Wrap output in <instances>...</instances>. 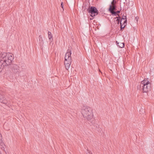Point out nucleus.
Masks as SVG:
<instances>
[{
    "instance_id": "obj_1",
    "label": "nucleus",
    "mask_w": 154,
    "mask_h": 154,
    "mask_svg": "<svg viewBox=\"0 0 154 154\" xmlns=\"http://www.w3.org/2000/svg\"><path fill=\"white\" fill-rule=\"evenodd\" d=\"M14 59V55L10 53H1L0 54V61L3 67L10 65Z\"/></svg>"
},
{
    "instance_id": "obj_2",
    "label": "nucleus",
    "mask_w": 154,
    "mask_h": 154,
    "mask_svg": "<svg viewBox=\"0 0 154 154\" xmlns=\"http://www.w3.org/2000/svg\"><path fill=\"white\" fill-rule=\"evenodd\" d=\"M82 113L83 117L87 119L88 122H90L93 119L92 109L90 107L84 106L82 109Z\"/></svg>"
},
{
    "instance_id": "obj_3",
    "label": "nucleus",
    "mask_w": 154,
    "mask_h": 154,
    "mask_svg": "<svg viewBox=\"0 0 154 154\" xmlns=\"http://www.w3.org/2000/svg\"><path fill=\"white\" fill-rule=\"evenodd\" d=\"M139 88H141L143 93H146L151 90V84L147 79H145L143 80L141 82L140 86L139 87L137 86V89H138Z\"/></svg>"
},
{
    "instance_id": "obj_4",
    "label": "nucleus",
    "mask_w": 154,
    "mask_h": 154,
    "mask_svg": "<svg viewBox=\"0 0 154 154\" xmlns=\"http://www.w3.org/2000/svg\"><path fill=\"white\" fill-rule=\"evenodd\" d=\"M87 11L88 13H90V16L92 17V18L90 19L91 20L93 19L94 17L98 14V11L97 8L95 7H89Z\"/></svg>"
},
{
    "instance_id": "obj_5",
    "label": "nucleus",
    "mask_w": 154,
    "mask_h": 154,
    "mask_svg": "<svg viewBox=\"0 0 154 154\" xmlns=\"http://www.w3.org/2000/svg\"><path fill=\"white\" fill-rule=\"evenodd\" d=\"M11 71L16 76H18L20 71V67L17 65L12 64L11 66Z\"/></svg>"
},
{
    "instance_id": "obj_6",
    "label": "nucleus",
    "mask_w": 154,
    "mask_h": 154,
    "mask_svg": "<svg viewBox=\"0 0 154 154\" xmlns=\"http://www.w3.org/2000/svg\"><path fill=\"white\" fill-rule=\"evenodd\" d=\"M71 48L69 47L67 51L66 54L64 57L65 60H67L69 63L71 62Z\"/></svg>"
},
{
    "instance_id": "obj_7",
    "label": "nucleus",
    "mask_w": 154,
    "mask_h": 154,
    "mask_svg": "<svg viewBox=\"0 0 154 154\" xmlns=\"http://www.w3.org/2000/svg\"><path fill=\"white\" fill-rule=\"evenodd\" d=\"M117 10V7L116 4H113V5H110L109 8V11L111 13V14H115V11Z\"/></svg>"
},
{
    "instance_id": "obj_8",
    "label": "nucleus",
    "mask_w": 154,
    "mask_h": 154,
    "mask_svg": "<svg viewBox=\"0 0 154 154\" xmlns=\"http://www.w3.org/2000/svg\"><path fill=\"white\" fill-rule=\"evenodd\" d=\"M88 123L89 124L93 125L94 127H95V129H98V131L100 130L99 129V125H98V124L95 123V120L93 119L90 121V122H88Z\"/></svg>"
},
{
    "instance_id": "obj_9",
    "label": "nucleus",
    "mask_w": 154,
    "mask_h": 154,
    "mask_svg": "<svg viewBox=\"0 0 154 154\" xmlns=\"http://www.w3.org/2000/svg\"><path fill=\"white\" fill-rule=\"evenodd\" d=\"M116 43L117 46L120 48H123L125 46V43L124 42H118L116 41Z\"/></svg>"
},
{
    "instance_id": "obj_10",
    "label": "nucleus",
    "mask_w": 154,
    "mask_h": 154,
    "mask_svg": "<svg viewBox=\"0 0 154 154\" xmlns=\"http://www.w3.org/2000/svg\"><path fill=\"white\" fill-rule=\"evenodd\" d=\"M48 37L49 38V41H50V42H51L53 41V38L52 34L51 32L49 31L48 32Z\"/></svg>"
},
{
    "instance_id": "obj_11",
    "label": "nucleus",
    "mask_w": 154,
    "mask_h": 154,
    "mask_svg": "<svg viewBox=\"0 0 154 154\" xmlns=\"http://www.w3.org/2000/svg\"><path fill=\"white\" fill-rule=\"evenodd\" d=\"M39 43L40 45H43L44 44L42 38V36L41 35H40L39 36Z\"/></svg>"
},
{
    "instance_id": "obj_12",
    "label": "nucleus",
    "mask_w": 154,
    "mask_h": 154,
    "mask_svg": "<svg viewBox=\"0 0 154 154\" xmlns=\"http://www.w3.org/2000/svg\"><path fill=\"white\" fill-rule=\"evenodd\" d=\"M5 67H3V64L0 61V72L2 71V70H4Z\"/></svg>"
},
{
    "instance_id": "obj_13",
    "label": "nucleus",
    "mask_w": 154,
    "mask_h": 154,
    "mask_svg": "<svg viewBox=\"0 0 154 154\" xmlns=\"http://www.w3.org/2000/svg\"><path fill=\"white\" fill-rule=\"evenodd\" d=\"M71 63V62L69 63V62L67 64H66V65H65V67H66V68L67 70H68V69H69L70 66V65Z\"/></svg>"
},
{
    "instance_id": "obj_14",
    "label": "nucleus",
    "mask_w": 154,
    "mask_h": 154,
    "mask_svg": "<svg viewBox=\"0 0 154 154\" xmlns=\"http://www.w3.org/2000/svg\"><path fill=\"white\" fill-rule=\"evenodd\" d=\"M120 12V11H115V14H112V15L113 16H117L119 15V14Z\"/></svg>"
},
{
    "instance_id": "obj_15",
    "label": "nucleus",
    "mask_w": 154,
    "mask_h": 154,
    "mask_svg": "<svg viewBox=\"0 0 154 154\" xmlns=\"http://www.w3.org/2000/svg\"><path fill=\"white\" fill-rule=\"evenodd\" d=\"M120 30L122 31L123 30V29L125 27V26H126V25H125L123 27V25H122V23L121 22L120 23Z\"/></svg>"
},
{
    "instance_id": "obj_16",
    "label": "nucleus",
    "mask_w": 154,
    "mask_h": 154,
    "mask_svg": "<svg viewBox=\"0 0 154 154\" xmlns=\"http://www.w3.org/2000/svg\"><path fill=\"white\" fill-rule=\"evenodd\" d=\"M126 16H124L123 15L122 17V18L121 20V21L122 20H124L125 19H126Z\"/></svg>"
},
{
    "instance_id": "obj_17",
    "label": "nucleus",
    "mask_w": 154,
    "mask_h": 154,
    "mask_svg": "<svg viewBox=\"0 0 154 154\" xmlns=\"http://www.w3.org/2000/svg\"><path fill=\"white\" fill-rule=\"evenodd\" d=\"M116 21L117 22V24L118 25L120 23H121V20H119V19H116Z\"/></svg>"
},
{
    "instance_id": "obj_18",
    "label": "nucleus",
    "mask_w": 154,
    "mask_h": 154,
    "mask_svg": "<svg viewBox=\"0 0 154 154\" xmlns=\"http://www.w3.org/2000/svg\"><path fill=\"white\" fill-rule=\"evenodd\" d=\"M116 0H113L111 2V5H113V4H116Z\"/></svg>"
},
{
    "instance_id": "obj_19",
    "label": "nucleus",
    "mask_w": 154,
    "mask_h": 154,
    "mask_svg": "<svg viewBox=\"0 0 154 154\" xmlns=\"http://www.w3.org/2000/svg\"><path fill=\"white\" fill-rule=\"evenodd\" d=\"M118 17H116V18H117V19H119V20H121V17L119 15H118Z\"/></svg>"
},
{
    "instance_id": "obj_20",
    "label": "nucleus",
    "mask_w": 154,
    "mask_h": 154,
    "mask_svg": "<svg viewBox=\"0 0 154 154\" xmlns=\"http://www.w3.org/2000/svg\"><path fill=\"white\" fill-rule=\"evenodd\" d=\"M69 63V61L67 60H64V63L65 65H66L67 64Z\"/></svg>"
},
{
    "instance_id": "obj_21",
    "label": "nucleus",
    "mask_w": 154,
    "mask_h": 154,
    "mask_svg": "<svg viewBox=\"0 0 154 154\" xmlns=\"http://www.w3.org/2000/svg\"><path fill=\"white\" fill-rule=\"evenodd\" d=\"M127 18H126V19H125V20L124 22V24H126L125 25H126V24H127Z\"/></svg>"
},
{
    "instance_id": "obj_22",
    "label": "nucleus",
    "mask_w": 154,
    "mask_h": 154,
    "mask_svg": "<svg viewBox=\"0 0 154 154\" xmlns=\"http://www.w3.org/2000/svg\"><path fill=\"white\" fill-rule=\"evenodd\" d=\"M87 150L88 151V153H87V154H92L90 151H89L88 149H87Z\"/></svg>"
},
{
    "instance_id": "obj_23",
    "label": "nucleus",
    "mask_w": 154,
    "mask_h": 154,
    "mask_svg": "<svg viewBox=\"0 0 154 154\" xmlns=\"http://www.w3.org/2000/svg\"><path fill=\"white\" fill-rule=\"evenodd\" d=\"M61 7L63 9V3L62 2L61 3Z\"/></svg>"
},
{
    "instance_id": "obj_24",
    "label": "nucleus",
    "mask_w": 154,
    "mask_h": 154,
    "mask_svg": "<svg viewBox=\"0 0 154 154\" xmlns=\"http://www.w3.org/2000/svg\"><path fill=\"white\" fill-rule=\"evenodd\" d=\"M138 18V17H135V19H137H137Z\"/></svg>"
},
{
    "instance_id": "obj_25",
    "label": "nucleus",
    "mask_w": 154,
    "mask_h": 154,
    "mask_svg": "<svg viewBox=\"0 0 154 154\" xmlns=\"http://www.w3.org/2000/svg\"><path fill=\"white\" fill-rule=\"evenodd\" d=\"M117 19V18H116V17H114V19Z\"/></svg>"
}]
</instances>
